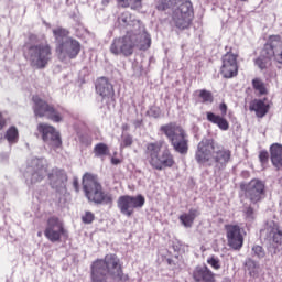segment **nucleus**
<instances>
[{
	"mask_svg": "<svg viewBox=\"0 0 282 282\" xmlns=\"http://www.w3.org/2000/svg\"><path fill=\"white\" fill-rule=\"evenodd\" d=\"M195 160L198 164L207 166L215 164L216 171H224L232 160V151L217 144L215 139H203L197 145Z\"/></svg>",
	"mask_w": 282,
	"mask_h": 282,
	"instance_id": "1",
	"label": "nucleus"
},
{
	"mask_svg": "<svg viewBox=\"0 0 282 282\" xmlns=\"http://www.w3.org/2000/svg\"><path fill=\"white\" fill-rule=\"evenodd\" d=\"M90 270L91 276H99L104 279L110 276L111 279H117V281H129V275L124 274L122 262L120 261V258L116 256V253H108L104 259L95 260L90 267Z\"/></svg>",
	"mask_w": 282,
	"mask_h": 282,
	"instance_id": "2",
	"label": "nucleus"
},
{
	"mask_svg": "<svg viewBox=\"0 0 282 282\" xmlns=\"http://www.w3.org/2000/svg\"><path fill=\"white\" fill-rule=\"evenodd\" d=\"M163 147L164 141H154L145 144V162H148L154 171H164V169H173V166H175V156H173V153L169 150L162 152Z\"/></svg>",
	"mask_w": 282,
	"mask_h": 282,
	"instance_id": "3",
	"label": "nucleus"
},
{
	"mask_svg": "<svg viewBox=\"0 0 282 282\" xmlns=\"http://www.w3.org/2000/svg\"><path fill=\"white\" fill-rule=\"evenodd\" d=\"M83 191L88 202L99 205L102 204L104 206L113 205V195L109 192H105L102 184H100L98 177L94 174H84Z\"/></svg>",
	"mask_w": 282,
	"mask_h": 282,
	"instance_id": "4",
	"label": "nucleus"
},
{
	"mask_svg": "<svg viewBox=\"0 0 282 282\" xmlns=\"http://www.w3.org/2000/svg\"><path fill=\"white\" fill-rule=\"evenodd\" d=\"M281 43L282 42L280 34H273L268 36L260 56L254 59V65L261 72H264V69L272 67V58L275 61V63L282 65ZM279 50L281 51L279 52Z\"/></svg>",
	"mask_w": 282,
	"mask_h": 282,
	"instance_id": "5",
	"label": "nucleus"
},
{
	"mask_svg": "<svg viewBox=\"0 0 282 282\" xmlns=\"http://www.w3.org/2000/svg\"><path fill=\"white\" fill-rule=\"evenodd\" d=\"M161 133L167 138L171 147L180 155L188 153V133L177 122H170L160 127Z\"/></svg>",
	"mask_w": 282,
	"mask_h": 282,
	"instance_id": "6",
	"label": "nucleus"
},
{
	"mask_svg": "<svg viewBox=\"0 0 282 282\" xmlns=\"http://www.w3.org/2000/svg\"><path fill=\"white\" fill-rule=\"evenodd\" d=\"M24 56L30 61L31 67L45 69L52 61V45L48 42L31 45Z\"/></svg>",
	"mask_w": 282,
	"mask_h": 282,
	"instance_id": "7",
	"label": "nucleus"
},
{
	"mask_svg": "<svg viewBox=\"0 0 282 282\" xmlns=\"http://www.w3.org/2000/svg\"><path fill=\"white\" fill-rule=\"evenodd\" d=\"M110 52L113 56H124L126 58L133 56V52H135V35L133 31L127 32L121 37H116L110 45Z\"/></svg>",
	"mask_w": 282,
	"mask_h": 282,
	"instance_id": "8",
	"label": "nucleus"
},
{
	"mask_svg": "<svg viewBox=\"0 0 282 282\" xmlns=\"http://www.w3.org/2000/svg\"><path fill=\"white\" fill-rule=\"evenodd\" d=\"M33 100V112L35 118H47L52 122H62L63 116L61 112L54 108V106L48 105L47 101L43 100L39 95L32 97Z\"/></svg>",
	"mask_w": 282,
	"mask_h": 282,
	"instance_id": "9",
	"label": "nucleus"
},
{
	"mask_svg": "<svg viewBox=\"0 0 282 282\" xmlns=\"http://www.w3.org/2000/svg\"><path fill=\"white\" fill-rule=\"evenodd\" d=\"M66 235L67 229H65V223H63L58 216H51L47 218L44 237H46L51 243H58Z\"/></svg>",
	"mask_w": 282,
	"mask_h": 282,
	"instance_id": "10",
	"label": "nucleus"
},
{
	"mask_svg": "<svg viewBox=\"0 0 282 282\" xmlns=\"http://www.w3.org/2000/svg\"><path fill=\"white\" fill-rule=\"evenodd\" d=\"M240 188L251 204H259L265 199V183L259 178H252L249 183L241 184Z\"/></svg>",
	"mask_w": 282,
	"mask_h": 282,
	"instance_id": "11",
	"label": "nucleus"
},
{
	"mask_svg": "<svg viewBox=\"0 0 282 282\" xmlns=\"http://www.w3.org/2000/svg\"><path fill=\"white\" fill-rule=\"evenodd\" d=\"M55 53L59 61H74L80 54V42L74 37H67L65 42H59L55 46Z\"/></svg>",
	"mask_w": 282,
	"mask_h": 282,
	"instance_id": "12",
	"label": "nucleus"
},
{
	"mask_svg": "<svg viewBox=\"0 0 282 282\" xmlns=\"http://www.w3.org/2000/svg\"><path fill=\"white\" fill-rule=\"evenodd\" d=\"M147 199L142 194L137 196L122 195L117 200V207L119 208L121 215L126 217H131L135 213V208H142Z\"/></svg>",
	"mask_w": 282,
	"mask_h": 282,
	"instance_id": "13",
	"label": "nucleus"
},
{
	"mask_svg": "<svg viewBox=\"0 0 282 282\" xmlns=\"http://www.w3.org/2000/svg\"><path fill=\"white\" fill-rule=\"evenodd\" d=\"M37 131L42 135L43 142L52 147V149H61L63 147V140L61 139V132L47 123H39Z\"/></svg>",
	"mask_w": 282,
	"mask_h": 282,
	"instance_id": "14",
	"label": "nucleus"
},
{
	"mask_svg": "<svg viewBox=\"0 0 282 282\" xmlns=\"http://www.w3.org/2000/svg\"><path fill=\"white\" fill-rule=\"evenodd\" d=\"M238 58L239 54L232 53V48L221 57L223 65L220 67V74L223 78H235L239 74Z\"/></svg>",
	"mask_w": 282,
	"mask_h": 282,
	"instance_id": "15",
	"label": "nucleus"
},
{
	"mask_svg": "<svg viewBox=\"0 0 282 282\" xmlns=\"http://www.w3.org/2000/svg\"><path fill=\"white\" fill-rule=\"evenodd\" d=\"M95 89L101 97V100L106 102L107 107L116 105V90L113 89V84L109 82V78L99 77L96 82Z\"/></svg>",
	"mask_w": 282,
	"mask_h": 282,
	"instance_id": "16",
	"label": "nucleus"
},
{
	"mask_svg": "<svg viewBox=\"0 0 282 282\" xmlns=\"http://www.w3.org/2000/svg\"><path fill=\"white\" fill-rule=\"evenodd\" d=\"M227 243L232 250H241L243 248V234L239 225H225Z\"/></svg>",
	"mask_w": 282,
	"mask_h": 282,
	"instance_id": "17",
	"label": "nucleus"
},
{
	"mask_svg": "<svg viewBox=\"0 0 282 282\" xmlns=\"http://www.w3.org/2000/svg\"><path fill=\"white\" fill-rule=\"evenodd\" d=\"M48 182L52 188L58 191L65 186V183L67 182V173H65V170L54 167L51 173H48Z\"/></svg>",
	"mask_w": 282,
	"mask_h": 282,
	"instance_id": "18",
	"label": "nucleus"
},
{
	"mask_svg": "<svg viewBox=\"0 0 282 282\" xmlns=\"http://www.w3.org/2000/svg\"><path fill=\"white\" fill-rule=\"evenodd\" d=\"M195 282H215V273L206 265H197L192 272Z\"/></svg>",
	"mask_w": 282,
	"mask_h": 282,
	"instance_id": "19",
	"label": "nucleus"
},
{
	"mask_svg": "<svg viewBox=\"0 0 282 282\" xmlns=\"http://www.w3.org/2000/svg\"><path fill=\"white\" fill-rule=\"evenodd\" d=\"M267 239L270 241L273 248H279V246H282L281 226L275 223L269 225L267 228Z\"/></svg>",
	"mask_w": 282,
	"mask_h": 282,
	"instance_id": "20",
	"label": "nucleus"
},
{
	"mask_svg": "<svg viewBox=\"0 0 282 282\" xmlns=\"http://www.w3.org/2000/svg\"><path fill=\"white\" fill-rule=\"evenodd\" d=\"M264 99H253L249 104V111H253L258 118H265L270 112V104H265Z\"/></svg>",
	"mask_w": 282,
	"mask_h": 282,
	"instance_id": "21",
	"label": "nucleus"
},
{
	"mask_svg": "<svg viewBox=\"0 0 282 282\" xmlns=\"http://www.w3.org/2000/svg\"><path fill=\"white\" fill-rule=\"evenodd\" d=\"M135 36L134 47H138L141 52H147L151 47V34L147 31L133 33Z\"/></svg>",
	"mask_w": 282,
	"mask_h": 282,
	"instance_id": "22",
	"label": "nucleus"
},
{
	"mask_svg": "<svg viewBox=\"0 0 282 282\" xmlns=\"http://www.w3.org/2000/svg\"><path fill=\"white\" fill-rule=\"evenodd\" d=\"M270 158L272 165L276 167V171L282 169V145L279 143H273L270 147Z\"/></svg>",
	"mask_w": 282,
	"mask_h": 282,
	"instance_id": "23",
	"label": "nucleus"
},
{
	"mask_svg": "<svg viewBox=\"0 0 282 282\" xmlns=\"http://www.w3.org/2000/svg\"><path fill=\"white\" fill-rule=\"evenodd\" d=\"M207 120L213 124H217L220 131H228L230 129L228 120L219 115H215L214 112H207Z\"/></svg>",
	"mask_w": 282,
	"mask_h": 282,
	"instance_id": "24",
	"label": "nucleus"
},
{
	"mask_svg": "<svg viewBox=\"0 0 282 282\" xmlns=\"http://www.w3.org/2000/svg\"><path fill=\"white\" fill-rule=\"evenodd\" d=\"M197 215H199V212L197 209H189L188 213H184L182 214L178 219L181 221V224L185 227V228H192L193 224H195V219L197 218Z\"/></svg>",
	"mask_w": 282,
	"mask_h": 282,
	"instance_id": "25",
	"label": "nucleus"
},
{
	"mask_svg": "<svg viewBox=\"0 0 282 282\" xmlns=\"http://www.w3.org/2000/svg\"><path fill=\"white\" fill-rule=\"evenodd\" d=\"M53 36L56 41V45H58V43H65V41H67V39H72V36H69V30H67L63 26L53 29Z\"/></svg>",
	"mask_w": 282,
	"mask_h": 282,
	"instance_id": "26",
	"label": "nucleus"
},
{
	"mask_svg": "<svg viewBox=\"0 0 282 282\" xmlns=\"http://www.w3.org/2000/svg\"><path fill=\"white\" fill-rule=\"evenodd\" d=\"M252 88L259 94V96H268V86L263 79L256 77L251 82Z\"/></svg>",
	"mask_w": 282,
	"mask_h": 282,
	"instance_id": "27",
	"label": "nucleus"
},
{
	"mask_svg": "<svg viewBox=\"0 0 282 282\" xmlns=\"http://www.w3.org/2000/svg\"><path fill=\"white\" fill-rule=\"evenodd\" d=\"M119 8H131V10H140L143 0H116Z\"/></svg>",
	"mask_w": 282,
	"mask_h": 282,
	"instance_id": "28",
	"label": "nucleus"
},
{
	"mask_svg": "<svg viewBox=\"0 0 282 282\" xmlns=\"http://www.w3.org/2000/svg\"><path fill=\"white\" fill-rule=\"evenodd\" d=\"M93 151L95 158H107L110 154L109 145L106 143H97Z\"/></svg>",
	"mask_w": 282,
	"mask_h": 282,
	"instance_id": "29",
	"label": "nucleus"
},
{
	"mask_svg": "<svg viewBox=\"0 0 282 282\" xmlns=\"http://www.w3.org/2000/svg\"><path fill=\"white\" fill-rule=\"evenodd\" d=\"M4 138L9 144H17L19 142V130L17 129V127H10L7 130Z\"/></svg>",
	"mask_w": 282,
	"mask_h": 282,
	"instance_id": "30",
	"label": "nucleus"
},
{
	"mask_svg": "<svg viewBox=\"0 0 282 282\" xmlns=\"http://www.w3.org/2000/svg\"><path fill=\"white\" fill-rule=\"evenodd\" d=\"M198 98L203 102V105H213L215 101V97L213 96V93L207 89H200L197 91Z\"/></svg>",
	"mask_w": 282,
	"mask_h": 282,
	"instance_id": "31",
	"label": "nucleus"
},
{
	"mask_svg": "<svg viewBox=\"0 0 282 282\" xmlns=\"http://www.w3.org/2000/svg\"><path fill=\"white\" fill-rule=\"evenodd\" d=\"M118 23L121 25V28H129V25H131V14L129 11H126L119 15Z\"/></svg>",
	"mask_w": 282,
	"mask_h": 282,
	"instance_id": "32",
	"label": "nucleus"
},
{
	"mask_svg": "<svg viewBox=\"0 0 282 282\" xmlns=\"http://www.w3.org/2000/svg\"><path fill=\"white\" fill-rule=\"evenodd\" d=\"M133 145V135L126 133L121 135L120 149H127Z\"/></svg>",
	"mask_w": 282,
	"mask_h": 282,
	"instance_id": "33",
	"label": "nucleus"
},
{
	"mask_svg": "<svg viewBox=\"0 0 282 282\" xmlns=\"http://www.w3.org/2000/svg\"><path fill=\"white\" fill-rule=\"evenodd\" d=\"M45 175H47V167L41 166L37 171H35L32 174V180L34 182H41L43 177H45Z\"/></svg>",
	"mask_w": 282,
	"mask_h": 282,
	"instance_id": "34",
	"label": "nucleus"
},
{
	"mask_svg": "<svg viewBox=\"0 0 282 282\" xmlns=\"http://www.w3.org/2000/svg\"><path fill=\"white\" fill-rule=\"evenodd\" d=\"M171 6H173V0H160L156 3V10H159V12H164L170 10Z\"/></svg>",
	"mask_w": 282,
	"mask_h": 282,
	"instance_id": "35",
	"label": "nucleus"
},
{
	"mask_svg": "<svg viewBox=\"0 0 282 282\" xmlns=\"http://www.w3.org/2000/svg\"><path fill=\"white\" fill-rule=\"evenodd\" d=\"M259 160L262 166H267L268 162H270V153L267 150L260 151Z\"/></svg>",
	"mask_w": 282,
	"mask_h": 282,
	"instance_id": "36",
	"label": "nucleus"
},
{
	"mask_svg": "<svg viewBox=\"0 0 282 282\" xmlns=\"http://www.w3.org/2000/svg\"><path fill=\"white\" fill-rule=\"evenodd\" d=\"M94 219H96V215L91 212H85L82 216L83 224H94Z\"/></svg>",
	"mask_w": 282,
	"mask_h": 282,
	"instance_id": "37",
	"label": "nucleus"
},
{
	"mask_svg": "<svg viewBox=\"0 0 282 282\" xmlns=\"http://www.w3.org/2000/svg\"><path fill=\"white\" fill-rule=\"evenodd\" d=\"M252 252L258 259H263V257H265V250L259 245L252 247Z\"/></svg>",
	"mask_w": 282,
	"mask_h": 282,
	"instance_id": "38",
	"label": "nucleus"
},
{
	"mask_svg": "<svg viewBox=\"0 0 282 282\" xmlns=\"http://www.w3.org/2000/svg\"><path fill=\"white\" fill-rule=\"evenodd\" d=\"M208 265H210L214 270H220L221 262L218 258L212 257L207 260Z\"/></svg>",
	"mask_w": 282,
	"mask_h": 282,
	"instance_id": "39",
	"label": "nucleus"
},
{
	"mask_svg": "<svg viewBox=\"0 0 282 282\" xmlns=\"http://www.w3.org/2000/svg\"><path fill=\"white\" fill-rule=\"evenodd\" d=\"M245 215L248 219H254V208H252V206L246 207Z\"/></svg>",
	"mask_w": 282,
	"mask_h": 282,
	"instance_id": "40",
	"label": "nucleus"
},
{
	"mask_svg": "<svg viewBox=\"0 0 282 282\" xmlns=\"http://www.w3.org/2000/svg\"><path fill=\"white\" fill-rule=\"evenodd\" d=\"M219 110H220L221 116H226V113H228V106L223 102L219 105Z\"/></svg>",
	"mask_w": 282,
	"mask_h": 282,
	"instance_id": "41",
	"label": "nucleus"
},
{
	"mask_svg": "<svg viewBox=\"0 0 282 282\" xmlns=\"http://www.w3.org/2000/svg\"><path fill=\"white\" fill-rule=\"evenodd\" d=\"M91 282H106L107 278H100V275H90Z\"/></svg>",
	"mask_w": 282,
	"mask_h": 282,
	"instance_id": "42",
	"label": "nucleus"
},
{
	"mask_svg": "<svg viewBox=\"0 0 282 282\" xmlns=\"http://www.w3.org/2000/svg\"><path fill=\"white\" fill-rule=\"evenodd\" d=\"M73 187L76 191V193L80 192V183L78 182V178L73 180Z\"/></svg>",
	"mask_w": 282,
	"mask_h": 282,
	"instance_id": "43",
	"label": "nucleus"
},
{
	"mask_svg": "<svg viewBox=\"0 0 282 282\" xmlns=\"http://www.w3.org/2000/svg\"><path fill=\"white\" fill-rule=\"evenodd\" d=\"M7 121L6 118L3 117V113L0 112V131L1 129H3V127H6Z\"/></svg>",
	"mask_w": 282,
	"mask_h": 282,
	"instance_id": "44",
	"label": "nucleus"
},
{
	"mask_svg": "<svg viewBox=\"0 0 282 282\" xmlns=\"http://www.w3.org/2000/svg\"><path fill=\"white\" fill-rule=\"evenodd\" d=\"M111 164H113L115 166H118V164H122V160H120L118 158H112Z\"/></svg>",
	"mask_w": 282,
	"mask_h": 282,
	"instance_id": "45",
	"label": "nucleus"
},
{
	"mask_svg": "<svg viewBox=\"0 0 282 282\" xmlns=\"http://www.w3.org/2000/svg\"><path fill=\"white\" fill-rule=\"evenodd\" d=\"M122 131H129V124L124 123L121 127Z\"/></svg>",
	"mask_w": 282,
	"mask_h": 282,
	"instance_id": "46",
	"label": "nucleus"
},
{
	"mask_svg": "<svg viewBox=\"0 0 282 282\" xmlns=\"http://www.w3.org/2000/svg\"><path fill=\"white\" fill-rule=\"evenodd\" d=\"M37 237H43V232L39 231Z\"/></svg>",
	"mask_w": 282,
	"mask_h": 282,
	"instance_id": "47",
	"label": "nucleus"
},
{
	"mask_svg": "<svg viewBox=\"0 0 282 282\" xmlns=\"http://www.w3.org/2000/svg\"><path fill=\"white\" fill-rule=\"evenodd\" d=\"M137 124H142V122H141V121H138Z\"/></svg>",
	"mask_w": 282,
	"mask_h": 282,
	"instance_id": "48",
	"label": "nucleus"
},
{
	"mask_svg": "<svg viewBox=\"0 0 282 282\" xmlns=\"http://www.w3.org/2000/svg\"><path fill=\"white\" fill-rule=\"evenodd\" d=\"M240 1H243V2H246V1H248V0H240Z\"/></svg>",
	"mask_w": 282,
	"mask_h": 282,
	"instance_id": "49",
	"label": "nucleus"
}]
</instances>
